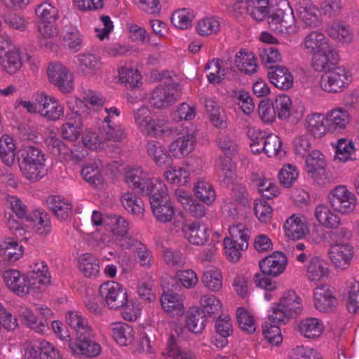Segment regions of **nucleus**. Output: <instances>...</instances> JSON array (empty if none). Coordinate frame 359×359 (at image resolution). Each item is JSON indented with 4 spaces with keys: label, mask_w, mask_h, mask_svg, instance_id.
<instances>
[{
    "label": "nucleus",
    "mask_w": 359,
    "mask_h": 359,
    "mask_svg": "<svg viewBox=\"0 0 359 359\" xmlns=\"http://www.w3.org/2000/svg\"><path fill=\"white\" fill-rule=\"evenodd\" d=\"M66 322L76 332V340L69 344V352L75 356L94 358L101 352L100 345L95 341V334L88 320L78 311H69Z\"/></svg>",
    "instance_id": "f257e3e1"
},
{
    "label": "nucleus",
    "mask_w": 359,
    "mask_h": 359,
    "mask_svg": "<svg viewBox=\"0 0 359 359\" xmlns=\"http://www.w3.org/2000/svg\"><path fill=\"white\" fill-rule=\"evenodd\" d=\"M17 160L22 175L29 180L39 181L46 174L45 154L38 147L29 146L20 149Z\"/></svg>",
    "instance_id": "f03ea898"
},
{
    "label": "nucleus",
    "mask_w": 359,
    "mask_h": 359,
    "mask_svg": "<svg viewBox=\"0 0 359 359\" xmlns=\"http://www.w3.org/2000/svg\"><path fill=\"white\" fill-rule=\"evenodd\" d=\"M301 302L294 290L285 292L269 316V320L271 323H285L286 320L297 317L302 311Z\"/></svg>",
    "instance_id": "7ed1b4c3"
},
{
    "label": "nucleus",
    "mask_w": 359,
    "mask_h": 359,
    "mask_svg": "<svg viewBox=\"0 0 359 359\" xmlns=\"http://www.w3.org/2000/svg\"><path fill=\"white\" fill-rule=\"evenodd\" d=\"M149 201L152 212L158 222L167 223L171 221L175 214L174 206L163 183H158L155 191L149 196Z\"/></svg>",
    "instance_id": "20e7f679"
},
{
    "label": "nucleus",
    "mask_w": 359,
    "mask_h": 359,
    "mask_svg": "<svg viewBox=\"0 0 359 359\" xmlns=\"http://www.w3.org/2000/svg\"><path fill=\"white\" fill-rule=\"evenodd\" d=\"M99 294L109 309L117 310L128 307V293L118 282L107 281L99 288Z\"/></svg>",
    "instance_id": "39448f33"
},
{
    "label": "nucleus",
    "mask_w": 359,
    "mask_h": 359,
    "mask_svg": "<svg viewBox=\"0 0 359 359\" xmlns=\"http://www.w3.org/2000/svg\"><path fill=\"white\" fill-rule=\"evenodd\" d=\"M267 22L270 28L278 32H287L294 24L293 10L287 1L279 2L269 11Z\"/></svg>",
    "instance_id": "423d86ee"
},
{
    "label": "nucleus",
    "mask_w": 359,
    "mask_h": 359,
    "mask_svg": "<svg viewBox=\"0 0 359 359\" xmlns=\"http://www.w3.org/2000/svg\"><path fill=\"white\" fill-rule=\"evenodd\" d=\"M348 71L343 67L330 70L321 76L320 87L330 93H337L343 91L351 81Z\"/></svg>",
    "instance_id": "0eeeda50"
},
{
    "label": "nucleus",
    "mask_w": 359,
    "mask_h": 359,
    "mask_svg": "<svg viewBox=\"0 0 359 359\" xmlns=\"http://www.w3.org/2000/svg\"><path fill=\"white\" fill-rule=\"evenodd\" d=\"M178 87V83L171 82L157 86L149 97L151 104L156 109H163L175 104L179 97Z\"/></svg>",
    "instance_id": "6e6552de"
},
{
    "label": "nucleus",
    "mask_w": 359,
    "mask_h": 359,
    "mask_svg": "<svg viewBox=\"0 0 359 359\" xmlns=\"http://www.w3.org/2000/svg\"><path fill=\"white\" fill-rule=\"evenodd\" d=\"M331 206L341 214H348L356 207V197L345 186L339 185L331 191L328 196Z\"/></svg>",
    "instance_id": "1a4fd4ad"
},
{
    "label": "nucleus",
    "mask_w": 359,
    "mask_h": 359,
    "mask_svg": "<svg viewBox=\"0 0 359 359\" xmlns=\"http://www.w3.org/2000/svg\"><path fill=\"white\" fill-rule=\"evenodd\" d=\"M126 182L137 193L149 196L155 191L160 182H154L149 177L148 173L141 168H133L126 172Z\"/></svg>",
    "instance_id": "9d476101"
},
{
    "label": "nucleus",
    "mask_w": 359,
    "mask_h": 359,
    "mask_svg": "<svg viewBox=\"0 0 359 359\" xmlns=\"http://www.w3.org/2000/svg\"><path fill=\"white\" fill-rule=\"evenodd\" d=\"M47 74L49 81L55 85L61 92L69 93L74 88L73 75L69 69L60 62L50 63Z\"/></svg>",
    "instance_id": "9b49d317"
},
{
    "label": "nucleus",
    "mask_w": 359,
    "mask_h": 359,
    "mask_svg": "<svg viewBox=\"0 0 359 359\" xmlns=\"http://www.w3.org/2000/svg\"><path fill=\"white\" fill-rule=\"evenodd\" d=\"M287 264L286 256L281 252L276 251L261 259L259 262L260 271L268 276L276 277L285 269Z\"/></svg>",
    "instance_id": "f8f14e48"
},
{
    "label": "nucleus",
    "mask_w": 359,
    "mask_h": 359,
    "mask_svg": "<svg viewBox=\"0 0 359 359\" xmlns=\"http://www.w3.org/2000/svg\"><path fill=\"white\" fill-rule=\"evenodd\" d=\"M83 117L81 113L72 110L67 114L66 122L61 127L62 136L69 141L76 140L83 130Z\"/></svg>",
    "instance_id": "ddd939ff"
},
{
    "label": "nucleus",
    "mask_w": 359,
    "mask_h": 359,
    "mask_svg": "<svg viewBox=\"0 0 359 359\" xmlns=\"http://www.w3.org/2000/svg\"><path fill=\"white\" fill-rule=\"evenodd\" d=\"M39 114L48 121H57L64 115V107L55 97L44 93L39 95Z\"/></svg>",
    "instance_id": "4468645a"
},
{
    "label": "nucleus",
    "mask_w": 359,
    "mask_h": 359,
    "mask_svg": "<svg viewBox=\"0 0 359 359\" xmlns=\"http://www.w3.org/2000/svg\"><path fill=\"white\" fill-rule=\"evenodd\" d=\"M7 287L18 295L33 292L27 276H21L17 270H6L3 273Z\"/></svg>",
    "instance_id": "2eb2a0df"
},
{
    "label": "nucleus",
    "mask_w": 359,
    "mask_h": 359,
    "mask_svg": "<svg viewBox=\"0 0 359 359\" xmlns=\"http://www.w3.org/2000/svg\"><path fill=\"white\" fill-rule=\"evenodd\" d=\"M330 257L335 267L346 269L353 257V247L348 243H335L331 248Z\"/></svg>",
    "instance_id": "dca6fc26"
},
{
    "label": "nucleus",
    "mask_w": 359,
    "mask_h": 359,
    "mask_svg": "<svg viewBox=\"0 0 359 359\" xmlns=\"http://www.w3.org/2000/svg\"><path fill=\"white\" fill-rule=\"evenodd\" d=\"M313 303L315 308L323 313L333 311L338 304L332 291L326 287L315 289L313 291Z\"/></svg>",
    "instance_id": "f3484780"
},
{
    "label": "nucleus",
    "mask_w": 359,
    "mask_h": 359,
    "mask_svg": "<svg viewBox=\"0 0 359 359\" xmlns=\"http://www.w3.org/2000/svg\"><path fill=\"white\" fill-rule=\"evenodd\" d=\"M30 268L31 271L27 272V278L33 292H40L42 285H46L50 282L48 267L43 262H41L34 263L33 266H30Z\"/></svg>",
    "instance_id": "a211bd4d"
},
{
    "label": "nucleus",
    "mask_w": 359,
    "mask_h": 359,
    "mask_svg": "<svg viewBox=\"0 0 359 359\" xmlns=\"http://www.w3.org/2000/svg\"><path fill=\"white\" fill-rule=\"evenodd\" d=\"M339 60L337 52L329 47L327 51L320 52L313 57L312 67L317 72L326 73L338 67Z\"/></svg>",
    "instance_id": "6ab92c4d"
},
{
    "label": "nucleus",
    "mask_w": 359,
    "mask_h": 359,
    "mask_svg": "<svg viewBox=\"0 0 359 359\" xmlns=\"http://www.w3.org/2000/svg\"><path fill=\"white\" fill-rule=\"evenodd\" d=\"M351 121V117L347 110L337 107L325 115V124L327 126V130L331 132H338L346 128Z\"/></svg>",
    "instance_id": "aec40b11"
},
{
    "label": "nucleus",
    "mask_w": 359,
    "mask_h": 359,
    "mask_svg": "<svg viewBox=\"0 0 359 359\" xmlns=\"http://www.w3.org/2000/svg\"><path fill=\"white\" fill-rule=\"evenodd\" d=\"M268 76L271 83L281 90H288L292 87L293 76L284 66L276 65L270 67Z\"/></svg>",
    "instance_id": "412c9836"
},
{
    "label": "nucleus",
    "mask_w": 359,
    "mask_h": 359,
    "mask_svg": "<svg viewBox=\"0 0 359 359\" xmlns=\"http://www.w3.org/2000/svg\"><path fill=\"white\" fill-rule=\"evenodd\" d=\"M160 302L163 310L173 317L181 316L184 312L181 297L172 290L164 291Z\"/></svg>",
    "instance_id": "4be33fe9"
},
{
    "label": "nucleus",
    "mask_w": 359,
    "mask_h": 359,
    "mask_svg": "<svg viewBox=\"0 0 359 359\" xmlns=\"http://www.w3.org/2000/svg\"><path fill=\"white\" fill-rule=\"evenodd\" d=\"M298 12L303 22L308 27L320 25L318 8L310 0H301L298 3Z\"/></svg>",
    "instance_id": "5701e85b"
},
{
    "label": "nucleus",
    "mask_w": 359,
    "mask_h": 359,
    "mask_svg": "<svg viewBox=\"0 0 359 359\" xmlns=\"http://www.w3.org/2000/svg\"><path fill=\"white\" fill-rule=\"evenodd\" d=\"M284 229L285 235L292 240L301 239L309 232L304 218L295 215H292L286 220Z\"/></svg>",
    "instance_id": "b1692460"
},
{
    "label": "nucleus",
    "mask_w": 359,
    "mask_h": 359,
    "mask_svg": "<svg viewBox=\"0 0 359 359\" xmlns=\"http://www.w3.org/2000/svg\"><path fill=\"white\" fill-rule=\"evenodd\" d=\"M182 230L189 243L195 245L204 244L208 237L207 226L198 222H194L191 224L184 225Z\"/></svg>",
    "instance_id": "393cba45"
},
{
    "label": "nucleus",
    "mask_w": 359,
    "mask_h": 359,
    "mask_svg": "<svg viewBox=\"0 0 359 359\" xmlns=\"http://www.w3.org/2000/svg\"><path fill=\"white\" fill-rule=\"evenodd\" d=\"M326 166L325 156L319 150H313L307 155L305 168L311 178L316 180L317 175L324 172Z\"/></svg>",
    "instance_id": "a878e982"
},
{
    "label": "nucleus",
    "mask_w": 359,
    "mask_h": 359,
    "mask_svg": "<svg viewBox=\"0 0 359 359\" xmlns=\"http://www.w3.org/2000/svg\"><path fill=\"white\" fill-rule=\"evenodd\" d=\"M196 137L193 134H187L178 137L169 145V151L177 158L187 156L194 149Z\"/></svg>",
    "instance_id": "bb28decb"
},
{
    "label": "nucleus",
    "mask_w": 359,
    "mask_h": 359,
    "mask_svg": "<svg viewBox=\"0 0 359 359\" xmlns=\"http://www.w3.org/2000/svg\"><path fill=\"white\" fill-rule=\"evenodd\" d=\"M78 71L83 75H94L101 68L102 62L99 57L91 53H81L77 56Z\"/></svg>",
    "instance_id": "cd10ccee"
},
{
    "label": "nucleus",
    "mask_w": 359,
    "mask_h": 359,
    "mask_svg": "<svg viewBox=\"0 0 359 359\" xmlns=\"http://www.w3.org/2000/svg\"><path fill=\"white\" fill-rule=\"evenodd\" d=\"M304 48L315 56L320 52H325L329 48L327 39L321 32H312L308 34L304 41Z\"/></svg>",
    "instance_id": "c85d7f7f"
},
{
    "label": "nucleus",
    "mask_w": 359,
    "mask_h": 359,
    "mask_svg": "<svg viewBox=\"0 0 359 359\" xmlns=\"http://www.w3.org/2000/svg\"><path fill=\"white\" fill-rule=\"evenodd\" d=\"M235 64L239 71L252 74L257 71V58L252 52L241 50L236 55Z\"/></svg>",
    "instance_id": "c756f323"
},
{
    "label": "nucleus",
    "mask_w": 359,
    "mask_h": 359,
    "mask_svg": "<svg viewBox=\"0 0 359 359\" xmlns=\"http://www.w3.org/2000/svg\"><path fill=\"white\" fill-rule=\"evenodd\" d=\"M201 311H203L207 318L215 320L222 311V303L215 296L205 294L200 300Z\"/></svg>",
    "instance_id": "7c9ffc66"
},
{
    "label": "nucleus",
    "mask_w": 359,
    "mask_h": 359,
    "mask_svg": "<svg viewBox=\"0 0 359 359\" xmlns=\"http://www.w3.org/2000/svg\"><path fill=\"white\" fill-rule=\"evenodd\" d=\"M209 319L199 309H191L186 316V327L189 331L194 333H201L205 327V322Z\"/></svg>",
    "instance_id": "2f4dec72"
},
{
    "label": "nucleus",
    "mask_w": 359,
    "mask_h": 359,
    "mask_svg": "<svg viewBox=\"0 0 359 359\" xmlns=\"http://www.w3.org/2000/svg\"><path fill=\"white\" fill-rule=\"evenodd\" d=\"M335 158L341 162L355 161L359 158V154L357 153L351 140L341 138L337 140L336 144Z\"/></svg>",
    "instance_id": "473e14b6"
},
{
    "label": "nucleus",
    "mask_w": 359,
    "mask_h": 359,
    "mask_svg": "<svg viewBox=\"0 0 359 359\" xmlns=\"http://www.w3.org/2000/svg\"><path fill=\"white\" fill-rule=\"evenodd\" d=\"M324 330L322 322L316 318H308L299 324V330L305 337L314 339L320 337Z\"/></svg>",
    "instance_id": "72a5a7b5"
},
{
    "label": "nucleus",
    "mask_w": 359,
    "mask_h": 359,
    "mask_svg": "<svg viewBox=\"0 0 359 359\" xmlns=\"http://www.w3.org/2000/svg\"><path fill=\"white\" fill-rule=\"evenodd\" d=\"M229 237L230 241L233 243L238 245V247L242 250H246L248 248V240L250 238V231L243 224H237L231 225L229 227Z\"/></svg>",
    "instance_id": "f704fd0d"
},
{
    "label": "nucleus",
    "mask_w": 359,
    "mask_h": 359,
    "mask_svg": "<svg viewBox=\"0 0 359 359\" xmlns=\"http://www.w3.org/2000/svg\"><path fill=\"white\" fill-rule=\"evenodd\" d=\"M47 204L49 209L60 220H66L72 213V205L65 202L57 196L48 198Z\"/></svg>",
    "instance_id": "c9c22d12"
},
{
    "label": "nucleus",
    "mask_w": 359,
    "mask_h": 359,
    "mask_svg": "<svg viewBox=\"0 0 359 359\" xmlns=\"http://www.w3.org/2000/svg\"><path fill=\"white\" fill-rule=\"evenodd\" d=\"M0 64L9 74H15L22 67V61L20 52L13 48L11 52H7L0 56Z\"/></svg>",
    "instance_id": "e433bc0d"
},
{
    "label": "nucleus",
    "mask_w": 359,
    "mask_h": 359,
    "mask_svg": "<svg viewBox=\"0 0 359 359\" xmlns=\"http://www.w3.org/2000/svg\"><path fill=\"white\" fill-rule=\"evenodd\" d=\"M15 145L13 139L8 135H4L0 139V158L7 166L13 165L15 157Z\"/></svg>",
    "instance_id": "4c0bfd02"
},
{
    "label": "nucleus",
    "mask_w": 359,
    "mask_h": 359,
    "mask_svg": "<svg viewBox=\"0 0 359 359\" xmlns=\"http://www.w3.org/2000/svg\"><path fill=\"white\" fill-rule=\"evenodd\" d=\"M306 128L315 137H321L327 130V126L325 124V116L320 114H313L307 116Z\"/></svg>",
    "instance_id": "58836bf2"
},
{
    "label": "nucleus",
    "mask_w": 359,
    "mask_h": 359,
    "mask_svg": "<svg viewBox=\"0 0 359 359\" xmlns=\"http://www.w3.org/2000/svg\"><path fill=\"white\" fill-rule=\"evenodd\" d=\"M327 275L326 264L317 257H312L306 269V276L311 281H319Z\"/></svg>",
    "instance_id": "ea45409f"
},
{
    "label": "nucleus",
    "mask_w": 359,
    "mask_h": 359,
    "mask_svg": "<svg viewBox=\"0 0 359 359\" xmlns=\"http://www.w3.org/2000/svg\"><path fill=\"white\" fill-rule=\"evenodd\" d=\"M113 337L121 346H126L133 341L134 331L128 324L117 323L113 325Z\"/></svg>",
    "instance_id": "a19ab883"
},
{
    "label": "nucleus",
    "mask_w": 359,
    "mask_h": 359,
    "mask_svg": "<svg viewBox=\"0 0 359 359\" xmlns=\"http://www.w3.org/2000/svg\"><path fill=\"white\" fill-rule=\"evenodd\" d=\"M34 221L29 223L32 225L34 231L40 236H47L51 231L50 221L47 213L40 210H36L33 212Z\"/></svg>",
    "instance_id": "79ce46f5"
},
{
    "label": "nucleus",
    "mask_w": 359,
    "mask_h": 359,
    "mask_svg": "<svg viewBox=\"0 0 359 359\" xmlns=\"http://www.w3.org/2000/svg\"><path fill=\"white\" fill-rule=\"evenodd\" d=\"M81 175L88 183L95 188H100L104 184V177L95 163L84 166L81 170Z\"/></svg>",
    "instance_id": "37998d69"
},
{
    "label": "nucleus",
    "mask_w": 359,
    "mask_h": 359,
    "mask_svg": "<svg viewBox=\"0 0 359 359\" xmlns=\"http://www.w3.org/2000/svg\"><path fill=\"white\" fill-rule=\"evenodd\" d=\"M39 23H54L59 18L57 8L47 2L41 3L35 8Z\"/></svg>",
    "instance_id": "c03bdc74"
},
{
    "label": "nucleus",
    "mask_w": 359,
    "mask_h": 359,
    "mask_svg": "<svg viewBox=\"0 0 359 359\" xmlns=\"http://www.w3.org/2000/svg\"><path fill=\"white\" fill-rule=\"evenodd\" d=\"M121 203L123 208L133 215H142L144 211L142 200L137 198L133 193H124L121 196Z\"/></svg>",
    "instance_id": "a18cd8bd"
},
{
    "label": "nucleus",
    "mask_w": 359,
    "mask_h": 359,
    "mask_svg": "<svg viewBox=\"0 0 359 359\" xmlns=\"http://www.w3.org/2000/svg\"><path fill=\"white\" fill-rule=\"evenodd\" d=\"M79 269L87 277L97 276L100 271L99 260L93 255L85 253L79 259Z\"/></svg>",
    "instance_id": "49530a36"
},
{
    "label": "nucleus",
    "mask_w": 359,
    "mask_h": 359,
    "mask_svg": "<svg viewBox=\"0 0 359 359\" xmlns=\"http://www.w3.org/2000/svg\"><path fill=\"white\" fill-rule=\"evenodd\" d=\"M194 194L198 199L208 205L212 203L216 198L213 187L204 180H198L194 185Z\"/></svg>",
    "instance_id": "de8ad7c7"
},
{
    "label": "nucleus",
    "mask_w": 359,
    "mask_h": 359,
    "mask_svg": "<svg viewBox=\"0 0 359 359\" xmlns=\"http://www.w3.org/2000/svg\"><path fill=\"white\" fill-rule=\"evenodd\" d=\"M164 175L168 182L178 186H185L189 181V172L181 167L171 166Z\"/></svg>",
    "instance_id": "09e8293b"
},
{
    "label": "nucleus",
    "mask_w": 359,
    "mask_h": 359,
    "mask_svg": "<svg viewBox=\"0 0 359 359\" xmlns=\"http://www.w3.org/2000/svg\"><path fill=\"white\" fill-rule=\"evenodd\" d=\"M264 148V152L269 157L278 156L282 157L285 155V151L282 149V142L280 138L276 135L270 134L264 137L262 142Z\"/></svg>",
    "instance_id": "8fccbe9b"
},
{
    "label": "nucleus",
    "mask_w": 359,
    "mask_h": 359,
    "mask_svg": "<svg viewBox=\"0 0 359 359\" xmlns=\"http://www.w3.org/2000/svg\"><path fill=\"white\" fill-rule=\"evenodd\" d=\"M329 35L334 39L343 43H350L353 39V34L349 26L342 22H334L328 29Z\"/></svg>",
    "instance_id": "3c124183"
},
{
    "label": "nucleus",
    "mask_w": 359,
    "mask_h": 359,
    "mask_svg": "<svg viewBox=\"0 0 359 359\" xmlns=\"http://www.w3.org/2000/svg\"><path fill=\"white\" fill-rule=\"evenodd\" d=\"M8 203L12 211L22 222L32 223L34 221L32 215L27 213L26 205L19 198L14 196H10L8 198Z\"/></svg>",
    "instance_id": "603ef678"
},
{
    "label": "nucleus",
    "mask_w": 359,
    "mask_h": 359,
    "mask_svg": "<svg viewBox=\"0 0 359 359\" xmlns=\"http://www.w3.org/2000/svg\"><path fill=\"white\" fill-rule=\"evenodd\" d=\"M348 288L346 305L350 313H355L359 311V282L349 281Z\"/></svg>",
    "instance_id": "864d4df0"
},
{
    "label": "nucleus",
    "mask_w": 359,
    "mask_h": 359,
    "mask_svg": "<svg viewBox=\"0 0 359 359\" xmlns=\"http://www.w3.org/2000/svg\"><path fill=\"white\" fill-rule=\"evenodd\" d=\"M222 62L219 59H213L205 65V69L210 71L207 76L210 83H219L224 79L225 70L222 67Z\"/></svg>",
    "instance_id": "5fc2aeb1"
},
{
    "label": "nucleus",
    "mask_w": 359,
    "mask_h": 359,
    "mask_svg": "<svg viewBox=\"0 0 359 359\" xmlns=\"http://www.w3.org/2000/svg\"><path fill=\"white\" fill-rule=\"evenodd\" d=\"M22 318L27 326L37 332H43L48 327V321L46 318H39L28 309L22 313Z\"/></svg>",
    "instance_id": "6e6d98bb"
},
{
    "label": "nucleus",
    "mask_w": 359,
    "mask_h": 359,
    "mask_svg": "<svg viewBox=\"0 0 359 359\" xmlns=\"http://www.w3.org/2000/svg\"><path fill=\"white\" fill-rule=\"evenodd\" d=\"M194 15L187 9L175 11L171 16L172 24L178 29H185L191 25Z\"/></svg>",
    "instance_id": "4d7b16f0"
},
{
    "label": "nucleus",
    "mask_w": 359,
    "mask_h": 359,
    "mask_svg": "<svg viewBox=\"0 0 359 359\" xmlns=\"http://www.w3.org/2000/svg\"><path fill=\"white\" fill-rule=\"evenodd\" d=\"M202 282L208 289L217 292L222 286V276L217 270H208L204 272Z\"/></svg>",
    "instance_id": "13d9d810"
},
{
    "label": "nucleus",
    "mask_w": 359,
    "mask_h": 359,
    "mask_svg": "<svg viewBox=\"0 0 359 359\" xmlns=\"http://www.w3.org/2000/svg\"><path fill=\"white\" fill-rule=\"evenodd\" d=\"M106 218L109 221L108 224L112 226L114 235L118 236L127 234L129 223L124 217L116 214H107Z\"/></svg>",
    "instance_id": "bf43d9fd"
},
{
    "label": "nucleus",
    "mask_w": 359,
    "mask_h": 359,
    "mask_svg": "<svg viewBox=\"0 0 359 359\" xmlns=\"http://www.w3.org/2000/svg\"><path fill=\"white\" fill-rule=\"evenodd\" d=\"M273 104L280 119L285 120L290 117L292 102L289 96L280 95L276 97Z\"/></svg>",
    "instance_id": "052dcab7"
},
{
    "label": "nucleus",
    "mask_w": 359,
    "mask_h": 359,
    "mask_svg": "<svg viewBox=\"0 0 359 359\" xmlns=\"http://www.w3.org/2000/svg\"><path fill=\"white\" fill-rule=\"evenodd\" d=\"M217 167L219 172V177H223L224 183L229 184L231 181L233 175V163L231 158L227 154L224 156H220Z\"/></svg>",
    "instance_id": "680f3d73"
},
{
    "label": "nucleus",
    "mask_w": 359,
    "mask_h": 359,
    "mask_svg": "<svg viewBox=\"0 0 359 359\" xmlns=\"http://www.w3.org/2000/svg\"><path fill=\"white\" fill-rule=\"evenodd\" d=\"M299 173L295 166L287 164L283 166L278 173V179L285 188L291 187L297 180Z\"/></svg>",
    "instance_id": "e2e57ef3"
},
{
    "label": "nucleus",
    "mask_w": 359,
    "mask_h": 359,
    "mask_svg": "<svg viewBox=\"0 0 359 359\" xmlns=\"http://www.w3.org/2000/svg\"><path fill=\"white\" fill-rule=\"evenodd\" d=\"M237 322L239 327L248 334H252L255 331L254 318L243 307L237 309Z\"/></svg>",
    "instance_id": "0e129e2a"
},
{
    "label": "nucleus",
    "mask_w": 359,
    "mask_h": 359,
    "mask_svg": "<svg viewBox=\"0 0 359 359\" xmlns=\"http://www.w3.org/2000/svg\"><path fill=\"white\" fill-rule=\"evenodd\" d=\"M205 104L210 116V120L212 124L218 128H225L226 123L221 117L219 104L212 99H206Z\"/></svg>",
    "instance_id": "69168bd1"
},
{
    "label": "nucleus",
    "mask_w": 359,
    "mask_h": 359,
    "mask_svg": "<svg viewBox=\"0 0 359 359\" xmlns=\"http://www.w3.org/2000/svg\"><path fill=\"white\" fill-rule=\"evenodd\" d=\"M100 131L103 137L109 141L121 142L126 137L125 130L120 126L106 125L100 128Z\"/></svg>",
    "instance_id": "338daca9"
},
{
    "label": "nucleus",
    "mask_w": 359,
    "mask_h": 359,
    "mask_svg": "<svg viewBox=\"0 0 359 359\" xmlns=\"http://www.w3.org/2000/svg\"><path fill=\"white\" fill-rule=\"evenodd\" d=\"M196 29L201 36H208L219 31L220 23L213 18H205L198 22Z\"/></svg>",
    "instance_id": "774afa93"
}]
</instances>
